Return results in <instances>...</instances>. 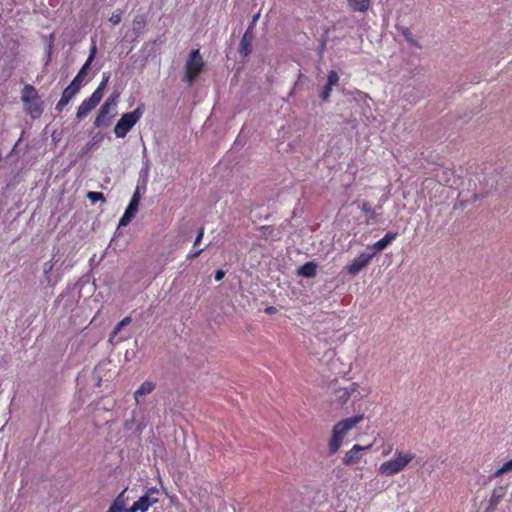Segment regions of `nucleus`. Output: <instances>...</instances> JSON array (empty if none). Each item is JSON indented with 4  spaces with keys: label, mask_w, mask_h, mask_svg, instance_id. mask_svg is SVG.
<instances>
[{
    "label": "nucleus",
    "mask_w": 512,
    "mask_h": 512,
    "mask_svg": "<svg viewBox=\"0 0 512 512\" xmlns=\"http://www.w3.org/2000/svg\"><path fill=\"white\" fill-rule=\"evenodd\" d=\"M119 98V93H113L111 94L105 101L103 105L113 109L116 106L117 100Z\"/></svg>",
    "instance_id": "c85d7f7f"
},
{
    "label": "nucleus",
    "mask_w": 512,
    "mask_h": 512,
    "mask_svg": "<svg viewBox=\"0 0 512 512\" xmlns=\"http://www.w3.org/2000/svg\"><path fill=\"white\" fill-rule=\"evenodd\" d=\"M103 89H100L99 87L96 88V90L91 95L90 99L98 105L103 97Z\"/></svg>",
    "instance_id": "2f4dec72"
},
{
    "label": "nucleus",
    "mask_w": 512,
    "mask_h": 512,
    "mask_svg": "<svg viewBox=\"0 0 512 512\" xmlns=\"http://www.w3.org/2000/svg\"><path fill=\"white\" fill-rule=\"evenodd\" d=\"M53 267H54L53 260L47 261L43 264V273H44V278H45L44 281L47 283V285H53L51 282V277H50V272L52 271Z\"/></svg>",
    "instance_id": "393cba45"
},
{
    "label": "nucleus",
    "mask_w": 512,
    "mask_h": 512,
    "mask_svg": "<svg viewBox=\"0 0 512 512\" xmlns=\"http://www.w3.org/2000/svg\"><path fill=\"white\" fill-rule=\"evenodd\" d=\"M132 319L131 317L127 316L123 318L113 329V331L110 334V338H114L124 327L129 325L131 323Z\"/></svg>",
    "instance_id": "5701e85b"
},
{
    "label": "nucleus",
    "mask_w": 512,
    "mask_h": 512,
    "mask_svg": "<svg viewBox=\"0 0 512 512\" xmlns=\"http://www.w3.org/2000/svg\"><path fill=\"white\" fill-rule=\"evenodd\" d=\"M276 311H277V309L274 306H269V307L265 308L266 314H274V313H276Z\"/></svg>",
    "instance_id": "c03bdc74"
},
{
    "label": "nucleus",
    "mask_w": 512,
    "mask_h": 512,
    "mask_svg": "<svg viewBox=\"0 0 512 512\" xmlns=\"http://www.w3.org/2000/svg\"><path fill=\"white\" fill-rule=\"evenodd\" d=\"M203 235H204V228H203V227H201V228L198 230L197 236H196V238H195L194 246H197V245L201 242V240H202V238H203Z\"/></svg>",
    "instance_id": "4c0bfd02"
},
{
    "label": "nucleus",
    "mask_w": 512,
    "mask_h": 512,
    "mask_svg": "<svg viewBox=\"0 0 512 512\" xmlns=\"http://www.w3.org/2000/svg\"><path fill=\"white\" fill-rule=\"evenodd\" d=\"M506 492H507V489L504 486H499V487L494 488V490L492 491V495L489 499V503L486 508V512H494L496 510L498 504L505 497Z\"/></svg>",
    "instance_id": "9b49d317"
},
{
    "label": "nucleus",
    "mask_w": 512,
    "mask_h": 512,
    "mask_svg": "<svg viewBox=\"0 0 512 512\" xmlns=\"http://www.w3.org/2000/svg\"><path fill=\"white\" fill-rule=\"evenodd\" d=\"M338 83H339V76H338L337 72L334 70L329 71L328 76H327V84H329V86H336V85H338Z\"/></svg>",
    "instance_id": "cd10ccee"
},
{
    "label": "nucleus",
    "mask_w": 512,
    "mask_h": 512,
    "mask_svg": "<svg viewBox=\"0 0 512 512\" xmlns=\"http://www.w3.org/2000/svg\"><path fill=\"white\" fill-rule=\"evenodd\" d=\"M349 8L354 12H366L371 6V0H346Z\"/></svg>",
    "instance_id": "a211bd4d"
},
{
    "label": "nucleus",
    "mask_w": 512,
    "mask_h": 512,
    "mask_svg": "<svg viewBox=\"0 0 512 512\" xmlns=\"http://www.w3.org/2000/svg\"><path fill=\"white\" fill-rule=\"evenodd\" d=\"M21 94H22L21 99L23 102H28V101L39 98L35 87L30 84H27L24 86Z\"/></svg>",
    "instance_id": "412c9836"
},
{
    "label": "nucleus",
    "mask_w": 512,
    "mask_h": 512,
    "mask_svg": "<svg viewBox=\"0 0 512 512\" xmlns=\"http://www.w3.org/2000/svg\"><path fill=\"white\" fill-rule=\"evenodd\" d=\"M360 400L362 395L358 392V384L351 383L347 387H338L334 390V401L340 405H344L349 399Z\"/></svg>",
    "instance_id": "423d86ee"
},
{
    "label": "nucleus",
    "mask_w": 512,
    "mask_h": 512,
    "mask_svg": "<svg viewBox=\"0 0 512 512\" xmlns=\"http://www.w3.org/2000/svg\"><path fill=\"white\" fill-rule=\"evenodd\" d=\"M110 21L114 24V25H117L120 23L121 21V17L120 15H112V17L110 18Z\"/></svg>",
    "instance_id": "79ce46f5"
},
{
    "label": "nucleus",
    "mask_w": 512,
    "mask_h": 512,
    "mask_svg": "<svg viewBox=\"0 0 512 512\" xmlns=\"http://www.w3.org/2000/svg\"><path fill=\"white\" fill-rule=\"evenodd\" d=\"M259 17H260V14H259V13L253 16L252 21H251V23H250V25H249V27H250V31H252V27H253V26L255 25V23L258 21Z\"/></svg>",
    "instance_id": "37998d69"
},
{
    "label": "nucleus",
    "mask_w": 512,
    "mask_h": 512,
    "mask_svg": "<svg viewBox=\"0 0 512 512\" xmlns=\"http://www.w3.org/2000/svg\"><path fill=\"white\" fill-rule=\"evenodd\" d=\"M127 489H124L113 501L107 512H127L126 505L128 498L125 497Z\"/></svg>",
    "instance_id": "4468645a"
},
{
    "label": "nucleus",
    "mask_w": 512,
    "mask_h": 512,
    "mask_svg": "<svg viewBox=\"0 0 512 512\" xmlns=\"http://www.w3.org/2000/svg\"><path fill=\"white\" fill-rule=\"evenodd\" d=\"M96 52H97L96 45H93L90 49V54H89L86 62L83 64V66L81 67V69L79 70V72L77 73L75 78L72 80V82L75 83L76 85H78V87H80V88L85 83V77L88 74L91 64L95 58Z\"/></svg>",
    "instance_id": "6e6552de"
},
{
    "label": "nucleus",
    "mask_w": 512,
    "mask_h": 512,
    "mask_svg": "<svg viewBox=\"0 0 512 512\" xmlns=\"http://www.w3.org/2000/svg\"><path fill=\"white\" fill-rule=\"evenodd\" d=\"M375 256V253L366 254L362 253L359 256H357L351 264H349L346 269L347 272L350 275H357L363 268H365L369 262L372 260V258Z\"/></svg>",
    "instance_id": "0eeeda50"
},
{
    "label": "nucleus",
    "mask_w": 512,
    "mask_h": 512,
    "mask_svg": "<svg viewBox=\"0 0 512 512\" xmlns=\"http://www.w3.org/2000/svg\"><path fill=\"white\" fill-rule=\"evenodd\" d=\"M145 110L144 104H139L137 108L121 116L114 127V133L117 138H124L133 126L140 120Z\"/></svg>",
    "instance_id": "7ed1b4c3"
},
{
    "label": "nucleus",
    "mask_w": 512,
    "mask_h": 512,
    "mask_svg": "<svg viewBox=\"0 0 512 512\" xmlns=\"http://www.w3.org/2000/svg\"><path fill=\"white\" fill-rule=\"evenodd\" d=\"M17 144H18V143L14 144V147H13V149H12L11 153L16 149Z\"/></svg>",
    "instance_id": "a18cd8bd"
},
{
    "label": "nucleus",
    "mask_w": 512,
    "mask_h": 512,
    "mask_svg": "<svg viewBox=\"0 0 512 512\" xmlns=\"http://www.w3.org/2000/svg\"><path fill=\"white\" fill-rule=\"evenodd\" d=\"M317 265L314 262H306L298 269V275L306 278H312L316 275Z\"/></svg>",
    "instance_id": "6ab92c4d"
},
{
    "label": "nucleus",
    "mask_w": 512,
    "mask_h": 512,
    "mask_svg": "<svg viewBox=\"0 0 512 512\" xmlns=\"http://www.w3.org/2000/svg\"><path fill=\"white\" fill-rule=\"evenodd\" d=\"M363 418V414L356 415L343 419L333 426L332 436L329 442V452L331 455L335 454L339 450L346 434L361 422Z\"/></svg>",
    "instance_id": "f257e3e1"
},
{
    "label": "nucleus",
    "mask_w": 512,
    "mask_h": 512,
    "mask_svg": "<svg viewBox=\"0 0 512 512\" xmlns=\"http://www.w3.org/2000/svg\"><path fill=\"white\" fill-rule=\"evenodd\" d=\"M332 88H333V86H329V84H327V83L324 86V89H323V91L320 94V97H321L323 102L329 101V98H330L331 92H332Z\"/></svg>",
    "instance_id": "7c9ffc66"
},
{
    "label": "nucleus",
    "mask_w": 512,
    "mask_h": 512,
    "mask_svg": "<svg viewBox=\"0 0 512 512\" xmlns=\"http://www.w3.org/2000/svg\"><path fill=\"white\" fill-rule=\"evenodd\" d=\"M371 448V445L361 446L355 444L349 451L346 452L343 458V463L346 466H352L357 464L362 458V452L367 451Z\"/></svg>",
    "instance_id": "1a4fd4ad"
},
{
    "label": "nucleus",
    "mask_w": 512,
    "mask_h": 512,
    "mask_svg": "<svg viewBox=\"0 0 512 512\" xmlns=\"http://www.w3.org/2000/svg\"><path fill=\"white\" fill-rule=\"evenodd\" d=\"M23 103H24L25 111L28 114H30L32 118L36 119L41 116L43 109H42V102H41L40 98L31 100L28 102H23Z\"/></svg>",
    "instance_id": "ddd939ff"
},
{
    "label": "nucleus",
    "mask_w": 512,
    "mask_h": 512,
    "mask_svg": "<svg viewBox=\"0 0 512 512\" xmlns=\"http://www.w3.org/2000/svg\"><path fill=\"white\" fill-rule=\"evenodd\" d=\"M86 196L92 202H96V201H101L102 203L106 202V199H105L103 193H101V192L90 191L87 193Z\"/></svg>",
    "instance_id": "a878e982"
},
{
    "label": "nucleus",
    "mask_w": 512,
    "mask_h": 512,
    "mask_svg": "<svg viewBox=\"0 0 512 512\" xmlns=\"http://www.w3.org/2000/svg\"><path fill=\"white\" fill-rule=\"evenodd\" d=\"M96 104L90 99H85L78 107L76 117L79 120L85 118L93 109L96 108Z\"/></svg>",
    "instance_id": "dca6fc26"
},
{
    "label": "nucleus",
    "mask_w": 512,
    "mask_h": 512,
    "mask_svg": "<svg viewBox=\"0 0 512 512\" xmlns=\"http://www.w3.org/2000/svg\"><path fill=\"white\" fill-rule=\"evenodd\" d=\"M111 108L102 105L96 119L94 121V125L96 127H107L110 124L111 119L113 118V115L110 114Z\"/></svg>",
    "instance_id": "f8f14e48"
},
{
    "label": "nucleus",
    "mask_w": 512,
    "mask_h": 512,
    "mask_svg": "<svg viewBox=\"0 0 512 512\" xmlns=\"http://www.w3.org/2000/svg\"><path fill=\"white\" fill-rule=\"evenodd\" d=\"M138 206V203L130 201L128 207L126 208L123 216L119 221V226H127L131 222L138 211Z\"/></svg>",
    "instance_id": "2eb2a0df"
},
{
    "label": "nucleus",
    "mask_w": 512,
    "mask_h": 512,
    "mask_svg": "<svg viewBox=\"0 0 512 512\" xmlns=\"http://www.w3.org/2000/svg\"><path fill=\"white\" fill-rule=\"evenodd\" d=\"M202 252H203V249H198V250H196L195 252L188 254V255H187V259H188V260L195 259V258H197V257H198Z\"/></svg>",
    "instance_id": "ea45409f"
},
{
    "label": "nucleus",
    "mask_w": 512,
    "mask_h": 512,
    "mask_svg": "<svg viewBox=\"0 0 512 512\" xmlns=\"http://www.w3.org/2000/svg\"><path fill=\"white\" fill-rule=\"evenodd\" d=\"M130 201L136 202V203L139 204V202H140V189H139V187H137L136 190L134 191L133 196H132Z\"/></svg>",
    "instance_id": "58836bf2"
},
{
    "label": "nucleus",
    "mask_w": 512,
    "mask_h": 512,
    "mask_svg": "<svg viewBox=\"0 0 512 512\" xmlns=\"http://www.w3.org/2000/svg\"><path fill=\"white\" fill-rule=\"evenodd\" d=\"M79 90L80 87L71 81V83L64 89L61 98L70 102Z\"/></svg>",
    "instance_id": "4be33fe9"
},
{
    "label": "nucleus",
    "mask_w": 512,
    "mask_h": 512,
    "mask_svg": "<svg viewBox=\"0 0 512 512\" xmlns=\"http://www.w3.org/2000/svg\"><path fill=\"white\" fill-rule=\"evenodd\" d=\"M414 458L415 454L412 452L397 451L393 459L383 462L379 466V473L384 476H392L397 474L402 471Z\"/></svg>",
    "instance_id": "f03ea898"
},
{
    "label": "nucleus",
    "mask_w": 512,
    "mask_h": 512,
    "mask_svg": "<svg viewBox=\"0 0 512 512\" xmlns=\"http://www.w3.org/2000/svg\"><path fill=\"white\" fill-rule=\"evenodd\" d=\"M397 236V233L388 232L382 239L373 244V253L383 251Z\"/></svg>",
    "instance_id": "f3484780"
},
{
    "label": "nucleus",
    "mask_w": 512,
    "mask_h": 512,
    "mask_svg": "<svg viewBox=\"0 0 512 512\" xmlns=\"http://www.w3.org/2000/svg\"><path fill=\"white\" fill-rule=\"evenodd\" d=\"M144 27H145V21L143 20L142 17H136L133 20V31L136 32L137 34L141 33L142 30L144 29Z\"/></svg>",
    "instance_id": "bb28decb"
},
{
    "label": "nucleus",
    "mask_w": 512,
    "mask_h": 512,
    "mask_svg": "<svg viewBox=\"0 0 512 512\" xmlns=\"http://www.w3.org/2000/svg\"><path fill=\"white\" fill-rule=\"evenodd\" d=\"M225 276V271L219 269L215 272V280L216 281H221Z\"/></svg>",
    "instance_id": "a19ab883"
},
{
    "label": "nucleus",
    "mask_w": 512,
    "mask_h": 512,
    "mask_svg": "<svg viewBox=\"0 0 512 512\" xmlns=\"http://www.w3.org/2000/svg\"><path fill=\"white\" fill-rule=\"evenodd\" d=\"M512 471V458L507 461L506 463L503 464V466L501 468H499L496 472H495V476H500L504 473H507V472H510Z\"/></svg>",
    "instance_id": "c756f323"
},
{
    "label": "nucleus",
    "mask_w": 512,
    "mask_h": 512,
    "mask_svg": "<svg viewBox=\"0 0 512 512\" xmlns=\"http://www.w3.org/2000/svg\"><path fill=\"white\" fill-rule=\"evenodd\" d=\"M402 35L410 44L415 46L417 45L414 39L412 38V33L410 32L409 28H402Z\"/></svg>",
    "instance_id": "72a5a7b5"
},
{
    "label": "nucleus",
    "mask_w": 512,
    "mask_h": 512,
    "mask_svg": "<svg viewBox=\"0 0 512 512\" xmlns=\"http://www.w3.org/2000/svg\"><path fill=\"white\" fill-rule=\"evenodd\" d=\"M159 490L155 487L150 488L133 505L127 509V512H147L148 509L159 501Z\"/></svg>",
    "instance_id": "39448f33"
},
{
    "label": "nucleus",
    "mask_w": 512,
    "mask_h": 512,
    "mask_svg": "<svg viewBox=\"0 0 512 512\" xmlns=\"http://www.w3.org/2000/svg\"><path fill=\"white\" fill-rule=\"evenodd\" d=\"M432 184H435V186H439L438 183H435V181H432Z\"/></svg>",
    "instance_id": "49530a36"
},
{
    "label": "nucleus",
    "mask_w": 512,
    "mask_h": 512,
    "mask_svg": "<svg viewBox=\"0 0 512 512\" xmlns=\"http://www.w3.org/2000/svg\"><path fill=\"white\" fill-rule=\"evenodd\" d=\"M102 138L103 137L101 135L93 136L92 140L86 144L85 152L89 151L94 145L100 143Z\"/></svg>",
    "instance_id": "473e14b6"
},
{
    "label": "nucleus",
    "mask_w": 512,
    "mask_h": 512,
    "mask_svg": "<svg viewBox=\"0 0 512 512\" xmlns=\"http://www.w3.org/2000/svg\"><path fill=\"white\" fill-rule=\"evenodd\" d=\"M360 209L362 212L366 213L369 215V219L373 220V221H376L377 220V213L375 211V209H373L370 205L369 202L367 201H364L361 206H360Z\"/></svg>",
    "instance_id": "b1692460"
},
{
    "label": "nucleus",
    "mask_w": 512,
    "mask_h": 512,
    "mask_svg": "<svg viewBox=\"0 0 512 512\" xmlns=\"http://www.w3.org/2000/svg\"><path fill=\"white\" fill-rule=\"evenodd\" d=\"M259 230L262 233V237L267 239L269 236H271V234L273 232V227H271V226H261L259 228Z\"/></svg>",
    "instance_id": "f704fd0d"
},
{
    "label": "nucleus",
    "mask_w": 512,
    "mask_h": 512,
    "mask_svg": "<svg viewBox=\"0 0 512 512\" xmlns=\"http://www.w3.org/2000/svg\"><path fill=\"white\" fill-rule=\"evenodd\" d=\"M109 78H110V74L109 73H103V78H102V81L101 83L99 84V88L100 89H103L105 90L106 86H107V83L109 81Z\"/></svg>",
    "instance_id": "c9c22d12"
},
{
    "label": "nucleus",
    "mask_w": 512,
    "mask_h": 512,
    "mask_svg": "<svg viewBox=\"0 0 512 512\" xmlns=\"http://www.w3.org/2000/svg\"><path fill=\"white\" fill-rule=\"evenodd\" d=\"M254 40V34L250 31V27L247 28L242 39L239 43V53L243 58H246L252 51V42Z\"/></svg>",
    "instance_id": "9d476101"
},
{
    "label": "nucleus",
    "mask_w": 512,
    "mask_h": 512,
    "mask_svg": "<svg viewBox=\"0 0 512 512\" xmlns=\"http://www.w3.org/2000/svg\"><path fill=\"white\" fill-rule=\"evenodd\" d=\"M432 184H435V186H439L438 183H435V181H432Z\"/></svg>",
    "instance_id": "de8ad7c7"
},
{
    "label": "nucleus",
    "mask_w": 512,
    "mask_h": 512,
    "mask_svg": "<svg viewBox=\"0 0 512 512\" xmlns=\"http://www.w3.org/2000/svg\"><path fill=\"white\" fill-rule=\"evenodd\" d=\"M69 102L65 101L64 99H60L59 102L56 104V110L58 112L63 111V109L68 105Z\"/></svg>",
    "instance_id": "e433bc0d"
},
{
    "label": "nucleus",
    "mask_w": 512,
    "mask_h": 512,
    "mask_svg": "<svg viewBox=\"0 0 512 512\" xmlns=\"http://www.w3.org/2000/svg\"><path fill=\"white\" fill-rule=\"evenodd\" d=\"M155 389V384L151 381H145L141 384V386L135 391L134 398L137 403H139V398L144 395H148L153 392Z\"/></svg>",
    "instance_id": "aec40b11"
},
{
    "label": "nucleus",
    "mask_w": 512,
    "mask_h": 512,
    "mask_svg": "<svg viewBox=\"0 0 512 512\" xmlns=\"http://www.w3.org/2000/svg\"><path fill=\"white\" fill-rule=\"evenodd\" d=\"M204 61L199 49L192 50L185 63L184 81L191 85L202 72Z\"/></svg>",
    "instance_id": "20e7f679"
}]
</instances>
